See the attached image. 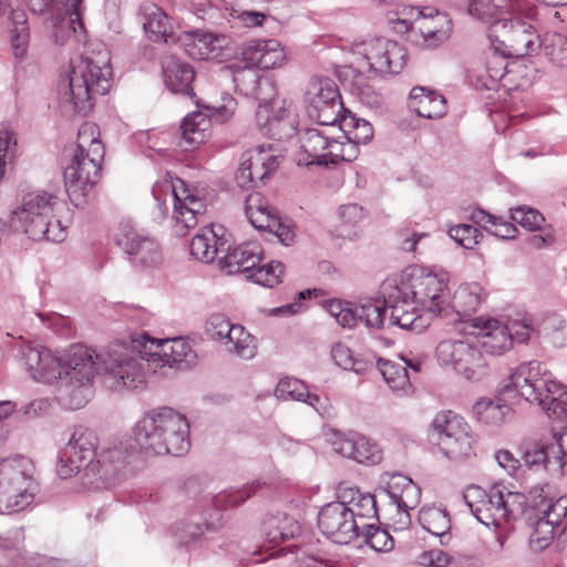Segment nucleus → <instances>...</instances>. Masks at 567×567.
<instances>
[{
    "label": "nucleus",
    "instance_id": "obj_11",
    "mask_svg": "<svg viewBox=\"0 0 567 567\" xmlns=\"http://www.w3.org/2000/svg\"><path fill=\"white\" fill-rule=\"evenodd\" d=\"M34 465L25 456L0 462V514L20 512L29 506L38 492Z\"/></svg>",
    "mask_w": 567,
    "mask_h": 567
},
{
    "label": "nucleus",
    "instance_id": "obj_33",
    "mask_svg": "<svg viewBox=\"0 0 567 567\" xmlns=\"http://www.w3.org/2000/svg\"><path fill=\"white\" fill-rule=\"evenodd\" d=\"M386 493L398 509L405 516L403 524L410 523L409 509L413 508L421 496L420 487L403 474H393L390 478Z\"/></svg>",
    "mask_w": 567,
    "mask_h": 567
},
{
    "label": "nucleus",
    "instance_id": "obj_52",
    "mask_svg": "<svg viewBox=\"0 0 567 567\" xmlns=\"http://www.w3.org/2000/svg\"><path fill=\"white\" fill-rule=\"evenodd\" d=\"M513 4L512 0H468L467 11L472 17L488 23L492 19L509 12Z\"/></svg>",
    "mask_w": 567,
    "mask_h": 567
},
{
    "label": "nucleus",
    "instance_id": "obj_12",
    "mask_svg": "<svg viewBox=\"0 0 567 567\" xmlns=\"http://www.w3.org/2000/svg\"><path fill=\"white\" fill-rule=\"evenodd\" d=\"M224 252L219 257V266L227 274L243 272L247 279L267 288L281 281L284 264L272 260L260 266L262 249L258 243H246L234 248L227 244Z\"/></svg>",
    "mask_w": 567,
    "mask_h": 567
},
{
    "label": "nucleus",
    "instance_id": "obj_34",
    "mask_svg": "<svg viewBox=\"0 0 567 567\" xmlns=\"http://www.w3.org/2000/svg\"><path fill=\"white\" fill-rule=\"evenodd\" d=\"M261 533L271 546H278L298 536L300 534V525L288 514L277 512L266 515Z\"/></svg>",
    "mask_w": 567,
    "mask_h": 567
},
{
    "label": "nucleus",
    "instance_id": "obj_30",
    "mask_svg": "<svg viewBox=\"0 0 567 567\" xmlns=\"http://www.w3.org/2000/svg\"><path fill=\"white\" fill-rule=\"evenodd\" d=\"M207 113L200 111L188 114L181 125V142L179 145L186 151L194 148L204 142L206 131L209 128L210 118L217 120L218 112L225 111V106L213 109L204 105Z\"/></svg>",
    "mask_w": 567,
    "mask_h": 567
},
{
    "label": "nucleus",
    "instance_id": "obj_38",
    "mask_svg": "<svg viewBox=\"0 0 567 567\" xmlns=\"http://www.w3.org/2000/svg\"><path fill=\"white\" fill-rule=\"evenodd\" d=\"M338 499L351 509L353 518L361 524H364L363 519L377 518L375 498L370 493H362L355 487L340 485L338 488Z\"/></svg>",
    "mask_w": 567,
    "mask_h": 567
},
{
    "label": "nucleus",
    "instance_id": "obj_60",
    "mask_svg": "<svg viewBox=\"0 0 567 567\" xmlns=\"http://www.w3.org/2000/svg\"><path fill=\"white\" fill-rule=\"evenodd\" d=\"M546 507L542 511V516L559 527L565 519L564 526L567 524V496H561L556 501H548Z\"/></svg>",
    "mask_w": 567,
    "mask_h": 567
},
{
    "label": "nucleus",
    "instance_id": "obj_13",
    "mask_svg": "<svg viewBox=\"0 0 567 567\" xmlns=\"http://www.w3.org/2000/svg\"><path fill=\"white\" fill-rule=\"evenodd\" d=\"M430 437L450 460L461 461L473 454L474 437L463 417L452 411L437 413L431 422Z\"/></svg>",
    "mask_w": 567,
    "mask_h": 567
},
{
    "label": "nucleus",
    "instance_id": "obj_5",
    "mask_svg": "<svg viewBox=\"0 0 567 567\" xmlns=\"http://www.w3.org/2000/svg\"><path fill=\"white\" fill-rule=\"evenodd\" d=\"M110 61L107 50L72 59L66 74L58 83L61 105L68 111L86 114L93 106V95H104L111 87Z\"/></svg>",
    "mask_w": 567,
    "mask_h": 567
},
{
    "label": "nucleus",
    "instance_id": "obj_2",
    "mask_svg": "<svg viewBox=\"0 0 567 567\" xmlns=\"http://www.w3.org/2000/svg\"><path fill=\"white\" fill-rule=\"evenodd\" d=\"M388 326L421 333L450 302V289L445 275L429 272L414 267L400 280L388 279L381 285Z\"/></svg>",
    "mask_w": 567,
    "mask_h": 567
},
{
    "label": "nucleus",
    "instance_id": "obj_64",
    "mask_svg": "<svg viewBox=\"0 0 567 567\" xmlns=\"http://www.w3.org/2000/svg\"><path fill=\"white\" fill-rule=\"evenodd\" d=\"M331 358L333 362L347 370V368H353V353L349 347L341 342H337L331 348Z\"/></svg>",
    "mask_w": 567,
    "mask_h": 567
},
{
    "label": "nucleus",
    "instance_id": "obj_22",
    "mask_svg": "<svg viewBox=\"0 0 567 567\" xmlns=\"http://www.w3.org/2000/svg\"><path fill=\"white\" fill-rule=\"evenodd\" d=\"M548 374L539 361L520 364L505 381L501 395L508 399L519 396L534 403L540 400L539 391L546 386Z\"/></svg>",
    "mask_w": 567,
    "mask_h": 567
},
{
    "label": "nucleus",
    "instance_id": "obj_57",
    "mask_svg": "<svg viewBox=\"0 0 567 567\" xmlns=\"http://www.w3.org/2000/svg\"><path fill=\"white\" fill-rule=\"evenodd\" d=\"M423 12L424 8L401 4L398 6L395 11H390L388 13V19L390 22H398L403 24L406 30L415 32L417 29V21L421 19L422 14H424Z\"/></svg>",
    "mask_w": 567,
    "mask_h": 567
},
{
    "label": "nucleus",
    "instance_id": "obj_62",
    "mask_svg": "<svg viewBox=\"0 0 567 567\" xmlns=\"http://www.w3.org/2000/svg\"><path fill=\"white\" fill-rule=\"evenodd\" d=\"M38 316L41 319V321L56 334H60L62 337L70 336L71 327L68 318L59 313H50L48 316L39 313Z\"/></svg>",
    "mask_w": 567,
    "mask_h": 567
},
{
    "label": "nucleus",
    "instance_id": "obj_40",
    "mask_svg": "<svg viewBox=\"0 0 567 567\" xmlns=\"http://www.w3.org/2000/svg\"><path fill=\"white\" fill-rule=\"evenodd\" d=\"M245 54L251 63L264 70L280 66L285 60L280 43L274 39L249 45Z\"/></svg>",
    "mask_w": 567,
    "mask_h": 567
},
{
    "label": "nucleus",
    "instance_id": "obj_37",
    "mask_svg": "<svg viewBox=\"0 0 567 567\" xmlns=\"http://www.w3.org/2000/svg\"><path fill=\"white\" fill-rule=\"evenodd\" d=\"M179 41L185 52L195 60L216 58L221 49L220 39L210 32H187Z\"/></svg>",
    "mask_w": 567,
    "mask_h": 567
},
{
    "label": "nucleus",
    "instance_id": "obj_26",
    "mask_svg": "<svg viewBox=\"0 0 567 567\" xmlns=\"http://www.w3.org/2000/svg\"><path fill=\"white\" fill-rule=\"evenodd\" d=\"M245 214L256 229L275 234L282 245L289 246L293 241L292 229L281 223L261 194L252 193L247 196Z\"/></svg>",
    "mask_w": 567,
    "mask_h": 567
},
{
    "label": "nucleus",
    "instance_id": "obj_45",
    "mask_svg": "<svg viewBox=\"0 0 567 567\" xmlns=\"http://www.w3.org/2000/svg\"><path fill=\"white\" fill-rule=\"evenodd\" d=\"M254 341V337L241 324L233 323L219 342L228 352L243 359H251L256 354Z\"/></svg>",
    "mask_w": 567,
    "mask_h": 567
},
{
    "label": "nucleus",
    "instance_id": "obj_1",
    "mask_svg": "<svg viewBox=\"0 0 567 567\" xmlns=\"http://www.w3.org/2000/svg\"><path fill=\"white\" fill-rule=\"evenodd\" d=\"M21 355L32 379L48 383L59 380L58 399L70 410H78L89 401L95 373H103L104 382L113 390L137 389L145 382L151 362L186 369L197 357L184 338L155 339L146 333L132 339L130 346L114 343L100 353L78 344L63 358H56L38 344L22 347Z\"/></svg>",
    "mask_w": 567,
    "mask_h": 567
},
{
    "label": "nucleus",
    "instance_id": "obj_20",
    "mask_svg": "<svg viewBox=\"0 0 567 567\" xmlns=\"http://www.w3.org/2000/svg\"><path fill=\"white\" fill-rule=\"evenodd\" d=\"M102 161L101 158L71 155L70 162L64 167L63 178L65 190L74 206L83 205L90 190L97 183Z\"/></svg>",
    "mask_w": 567,
    "mask_h": 567
},
{
    "label": "nucleus",
    "instance_id": "obj_7",
    "mask_svg": "<svg viewBox=\"0 0 567 567\" xmlns=\"http://www.w3.org/2000/svg\"><path fill=\"white\" fill-rule=\"evenodd\" d=\"M234 81L258 101L256 121L262 134L276 140L295 135L298 121L293 105L277 95L271 79L259 76L254 70H245L236 74Z\"/></svg>",
    "mask_w": 567,
    "mask_h": 567
},
{
    "label": "nucleus",
    "instance_id": "obj_17",
    "mask_svg": "<svg viewBox=\"0 0 567 567\" xmlns=\"http://www.w3.org/2000/svg\"><path fill=\"white\" fill-rule=\"evenodd\" d=\"M113 240L134 266L155 268L163 261L157 241L145 231L137 229L130 220H122L118 224Z\"/></svg>",
    "mask_w": 567,
    "mask_h": 567
},
{
    "label": "nucleus",
    "instance_id": "obj_58",
    "mask_svg": "<svg viewBox=\"0 0 567 567\" xmlns=\"http://www.w3.org/2000/svg\"><path fill=\"white\" fill-rule=\"evenodd\" d=\"M449 236L465 249H473L483 238L482 231L470 224L451 227Z\"/></svg>",
    "mask_w": 567,
    "mask_h": 567
},
{
    "label": "nucleus",
    "instance_id": "obj_14",
    "mask_svg": "<svg viewBox=\"0 0 567 567\" xmlns=\"http://www.w3.org/2000/svg\"><path fill=\"white\" fill-rule=\"evenodd\" d=\"M472 327L481 347L494 355H502L512 349L514 342H526L533 331L529 322L516 319L475 318Z\"/></svg>",
    "mask_w": 567,
    "mask_h": 567
},
{
    "label": "nucleus",
    "instance_id": "obj_9",
    "mask_svg": "<svg viewBox=\"0 0 567 567\" xmlns=\"http://www.w3.org/2000/svg\"><path fill=\"white\" fill-rule=\"evenodd\" d=\"M464 499L480 523L495 528L518 519L527 507V497L523 493L512 492L503 484H495L488 491L470 486Z\"/></svg>",
    "mask_w": 567,
    "mask_h": 567
},
{
    "label": "nucleus",
    "instance_id": "obj_28",
    "mask_svg": "<svg viewBox=\"0 0 567 567\" xmlns=\"http://www.w3.org/2000/svg\"><path fill=\"white\" fill-rule=\"evenodd\" d=\"M424 14L417 21L416 31L426 48H436L446 41L452 31L450 17L435 8L424 7Z\"/></svg>",
    "mask_w": 567,
    "mask_h": 567
},
{
    "label": "nucleus",
    "instance_id": "obj_10",
    "mask_svg": "<svg viewBox=\"0 0 567 567\" xmlns=\"http://www.w3.org/2000/svg\"><path fill=\"white\" fill-rule=\"evenodd\" d=\"M504 14L509 18L502 16L493 23L495 30H504L501 43L506 50L503 55L524 56L537 52L542 42L535 22L539 21L540 8L523 2L513 4Z\"/></svg>",
    "mask_w": 567,
    "mask_h": 567
},
{
    "label": "nucleus",
    "instance_id": "obj_47",
    "mask_svg": "<svg viewBox=\"0 0 567 567\" xmlns=\"http://www.w3.org/2000/svg\"><path fill=\"white\" fill-rule=\"evenodd\" d=\"M331 135L328 141L324 164L337 165L340 162H351L359 155V147L351 143L348 138L340 137V128L336 125L334 128H330Z\"/></svg>",
    "mask_w": 567,
    "mask_h": 567
},
{
    "label": "nucleus",
    "instance_id": "obj_55",
    "mask_svg": "<svg viewBox=\"0 0 567 567\" xmlns=\"http://www.w3.org/2000/svg\"><path fill=\"white\" fill-rule=\"evenodd\" d=\"M558 527L551 524L550 520L540 516L534 524L533 532L529 535V545L532 549L540 551L549 546L556 529Z\"/></svg>",
    "mask_w": 567,
    "mask_h": 567
},
{
    "label": "nucleus",
    "instance_id": "obj_41",
    "mask_svg": "<svg viewBox=\"0 0 567 567\" xmlns=\"http://www.w3.org/2000/svg\"><path fill=\"white\" fill-rule=\"evenodd\" d=\"M143 18V27L154 41L168 42L171 38V24L167 14L155 3L146 2L140 7Z\"/></svg>",
    "mask_w": 567,
    "mask_h": 567
},
{
    "label": "nucleus",
    "instance_id": "obj_24",
    "mask_svg": "<svg viewBox=\"0 0 567 567\" xmlns=\"http://www.w3.org/2000/svg\"><path fill=\"white\" fill-rule=\"evenodd\" d=\"M522 465L536 474H548L560 477L566 461H560V450L556 449L554 440L527 441L520 445Z\"/></svg>",
    "mask_w": 567,
    "mask_h": 567
},
{
    "label": "nucleus",
    "instance_id": "obj_59",
    "mask_svg": "<svg viewBox=\"0 0 567 567\" xmlns=\"http://www.w3.org/2000/svg\"><path fill=\"white\" fill-rule=\"evenodd\" d=\"M511 219L528 230L540 229L545 223L544 216L536 209L527 206L511 208Z\"/></svg>",
    "mask_w": 567,
    "mask_h": 567
},
{
    "label": "nucleus",
    "instance_id": "obj_21",
    "mask_svg": "<svg viewBox=\"0 0 567 567\" xmlns=\"http://www.w3.org/2000/svg\"><path fill=\"white\" fill-rule=\"evenodd\" d=\"M321 532L334 543L349 544L361 536L362 524L339 499L324 505L318 515Z\"/></svg>",
    "mask_w": 567,
    "mask_h": 567
},
{
    "label": "nucleus",
    "instance_id": "obj_48",
    "mask_svg": "<svg viewBox=\"0 0 567 567\" xmlns=\"http://www.w3.org/2000/svg\"><path fill=\"white\" fill-rule=\"evenodd\" d=\"M340 128V137L348 138L357 147L360 144L369 143L373 137L372 125L363 118H359L351 112H346L337 123Z\"/></svg>",
    "mask_w": 567,
    "mask_h": 567
},
{
    "label": "nucleus",
    "instance_id": "obj_63",
    "mask_svg": "<svg viewBox=\"0 0 567 567\" xmlns=\"http://www.w3.org/2000/svg\"><path fill=\"white\" fill-rule=\"evenodd\" d=\"M357 96L360 103L369 109H379L383 103L382 95L369 84L358 86Z\"/></svg>",
    "mask_w": 567,
    "mask_h": 567
},
{
    "label": "nucleus",
    "instance_id": "obj_18",
    "mask_svg": "<svg viewBox=\"0 0 567 567\" xmlns=\"http://www.w3.org/2000/svg\"><path fill=\"white\" fill-rule=\"evenodd\" d=\"M308 116L322 127L334 128L347 110L337 84L330 79L312 81L306 93Z\"/></svg>",
    "mask_w": 567,
    "mask_h": 567
},
{
    "label": "nucleus",
    "instance_id": "obj_29",
    "mask_svg": "<svg viewBox=\"0 0 567 567\" xmlns=\"http://www.w3.org/2000/svg\"><path fill=\"white\" fill-rule=\"evenodd\" d=\"M221 225H212L200 229L190 241V254L198 260L212 262L219 254H224L228 240L224 237Z\"/></svg>",
    "mask_w": 567,
    "mask_h": 567
},
{
    "label": "nucleus",
    "instance_id": "obj_50",
    "mask_svg": "<svg viewBox=\"0 0 567 567\" xmlns=\"http://www.w3.org/2000/svg\"><path fill=\"white\" fill-rule=\"evenodd\" d=\"M378 367L384 381L394 393L408 395L412 392V383L405 365L379 359Z\"/></svg>",
    "mask_w": 567,
    "mask_h": 567
},
{
    "label": "nucleus",
    "instance_id": "obj_51",
    "mask_svg": "<svg viewBox=\"0 0 567 567\" xmlns=\"http://www.w3.org/2000/svg\"><path fill=\"white\" fill-rule=\"evenodd\" d=\"M471 344L472 342L467 339L442 340L435 349L436 359L442 367L451 368L454 371Z\"/></svg>",
    "mask_w": 567,
    "mask_h": 567
},
{
    "label": "nucleus",
    "instance_id": "obj_44",
    "mask_svg": "<svg viewBox=\"0 0 567 567\" xmlns=\"http://www.w3.org/2000/svg\"><path fill=\"white\" fill-rule=\"evenodd\" d=\"M483 288L477 282H466L458 286L450 296L447 307L460 316H468L476 311L482 302Z\"/></svg>",
    "mask_w": 567,
    "mask_h": 567
},
{
    "label": "nucleus",
    "instance_id": "obj_19",
    "mask_svg": "<svg viewBox=\"0 0 567 567\" xmlns=\"http://www.w3.org/2000/svg\"><path fill=\"white\" fill-rule=\"evenodd\" d=\"M328 313L343 328H354L363 324L368 329H384L388 326V315L383 301L367 299L354 307L341 300L332 299L324 305Z\"/></svg>",
    "mask_w": 567,
    "mask_h": 567
},
{
    "label": "nucleus",
    "instance_id": "obj_23",
    "mask_svg": "<svg viewBox=\"0 0 567 567\" xmlns=\"http://www.w3.org/2000/svg\"><path fill=\"white\" fill-rule=\"evenodd\" d=\"M163 186L172 193L173 218L176 221L177 230L185 231L194 228L199 221V216L206 212L205 199L179 178H176L175 182H165Z\"/></svg>",
    "mask_w": 567,
    "mask_h": 567
},
{
    "label": "nucleus",
    "instance_id": "obj_6",
    "mask_svg": "<svg viewBox=\"0 0 567 567\" xmlns=\"http://www.w3.org/2000/svg\"><path fill=\"white\" fill-rule=\"evenodd\" d=\"M133 441L132 445L147 456H181L190 447L189 424L185 415L172 408L153 409L135 423Z\"/></svg>",
    "mask_w": 567,
    "mask_h": 567
},
{
    "label": "nucleus",
    "instance_id": "obj_16",
    "mask_svg": "<svg viewBox=\"0 0 567 567\" xmlns=\"http://www.w3.org/2000/svg\"><path fill=\"white\" fill-rule=\"evenodd\" d=\"M30 11L47 14L56 43L64 44L83 29V0H24Z\"/></svg>",
    "mask_w": 567,
    "mask_h": 567
},
{
    "label": "nucleus",
    "instance_id": "obj_31",
    "mask_svg": "<svg viewBox=\"0 0 567 567\" xmlns=\"http://www.w3.org/2000/svg\"><path fill=\"white\" fill-rule=\"evenodd\" d=\"M162 69L164 82L169 91L187 95L190 99L195 96L192 87V83L195 79V71L192 65L174 55H171L164 59Z\"/></svg>",
    "mask_w": 567,
    "mask_h": 567
},
{
    "label": "nucleus",
    "instance_id": "obj_36",
    "mask_svg": "<svg viewBox=\"0 0 567 567\" xmlns=\"http://www.w3.org/2000/svg\"><path fill=\"white\" fill-rule=\"evenodd\" d=\"M540 400L534 403L542 406L551 419L566 422L567 420V386L551 380L550 375L546 379V386L539 391Z\"/></svg>",
    "mask_w": 567,
    "mask_h": 567
},
{
    "label": "nucleus",
    "instance_id": "obj_4",
    "mask_svg": "<svg viewBox=\"0 0 567 567\" xmlns=\"http://www.w3.org/2000/svg\"><path fill=\"white\" fill-rule=\"evenodd\" d=\"M260 482L249 483L240 488L225 489L216 495L204 493L197 478L185 483V491L194 496V504L186 517L172 526V533L182 546L197 543L206 530L216 528L221 515L219 509L241 505L262 486Z\"/></svg>",
    "mask_w": 567,
    "mask_h": 567
},
{
    "label": "nucleus",
    "instance_id": "obj_35",
    "mask_svg": "<svg viewBox=\"0 0 567 567\" xmlns=\"http://www.w3.org/2000/svg\"><path fill=\"white\" fill-rule=\"evenodd\" d=\"M330 135L331 131L329 127L322 130L315 127L305 128L299 137L300 148L305 157L299 158L298 163L305 162L306 165H323Z\"/></svg>",
    "mask_w": 567,
    "mask_h": 567
},
{
    "label": "nucleus",
    "instance_id": "obj_27",
    "mask_svg": "<svg viewBox=\"0 0 567 567\" xmlns=\"http://www.w3.org/2000/svg\"><path fill=\"white\" fill-rule=\"evenodd\" d=\"M279 166L278 157L270 154L264 145L243 153L236 173V181L240 187L264 184L267 176Z\"/></svg>",
    "mask_w": 567,
    "mask_h": 567
},
{
    "label": "nucleus",
    "instance_id": "obj_54",
    "mask_svg": "<svg viewBox=\"0 0 567 567\" xmlns=\"http://www.w3.org/2000/svg\"><path fill=\"white\" fill-rule=\"evenodd\" d=\"M361 536L375 551H390L394 547V540L389 532L375 527L373 523L362 524Z\"/></svg>",
    "mask_w": 567,
    "mask_h": 567
},
{
    "label": "nucleus",
    "instance_id": "obj_56",
    "mask_svg": "<svg viewBox=\"0 0 567 567\" xmlns=\"http://www.w3.org/2000/svg\"><path fill=\"white\" fill-rule=\"evenodd\" d=\"M545 55L556 65L567 68V34L555 33L544 43Z\"/></svg>",
    "mask_w": 567,
    "mask_h": 567
},
{
    "label": "nucleus",
    "instance_id": "obj_43",
    "mask_svg": "<svg viewBox=\"0 0 567 567\" xmlns=\"http://www.w3.org/2000/svg\"><path fill=\"white\" fill-rule=\"evenodd\" d=\"M454 372L471 382L483 380L489 372L488 362L480 348L472 343L462 360L455 367Z\"/></svg>",
    "mask_w": 567,
    "mask_h": 567
},
{
    "label": "nucleus",
    "instance_id": "obj_3",
    "mask_svg": "<svg viewBox=\"0 0 567 567\" xmlns=\"http://www.w3.org/2000/svg\"><path fill=\"white\" fill-rule=\"evenodd\" d=\"M99 440L93 430L74 429L66 446L59 453L56 473L62 480L80 475L86 489H109L125 476L127 464L135 456L130 440L107 443L96 454Z\"/></svg>",
    "mask_w": 567,
    "mask_h": 567
},
{
    "label": "nucleus",
    "instance_id": "obj_39",
    "mask_svg": "<svg viewBox=\"0 0 567 567\" xmlns=\"http://www.w3.org/2000/svg\"><path fill=\"white\" fill-rule=\"evenodd\" d=\"M410 106L424 118H439L446 113V102L443 95L415 86L410 92Z\"/></svg>",
    "mask_w": 567,
    "mask_h": 567
},
{
    "label": "nucleus",
    "instance_id": "obj_32",
    "mask_svg": "<svg viewBox=\"0 0 567 567\" xmlns=\"http://www.w3.org/2000/svg\"><path fill=\"white\" fill-rule=\"evenodd\" d=\"M275 395L284 401L291 400L306 403L320 415L326 414L328 410V399L311 393L307 384L296 378L281 379L275 389Z\"/></svg>",
    "mask_w": 567,
    "mask_h": 567
},
{
    "label": "nucleus",
    "instance_id": "obj_15",
    "mask_svg": "<svg viewBox=\"0 0 567 567\" xmlns=\"http://www.w3.org/2000/svg\"><path fill=\"white\" fill-rule=\"evenodd\" d=\"M353 53L360 56L369 72L377 74H398L406 63L405 48L384 37L354 43Z\"/></svg>",
    "mask_w": 567,
    "mask_h": 567
},
{
    "label": "nucleus",
    "instance_id": "obj_61",
    "mask_svg": "<svg viewBox=\"0 0 567 567\" xmlns=\"http://www.w3.org/2000/svg\"><path fill=\"white\" fill-rule=\"evenodd\" d=\"M233 323L220 313L212 315L205 324L206 333L215 341H220Z\"/></svg>",
    "mask_w": 567,
    "mask_h": 567
},
{
    "label": "nucleus",
    "instance_id": "obj_25",
    "mask_svg": "<svg viewBox=\"0 0 567 567\" xmlns=\"http://www.w3.org/2000/svg\"><path fill=\"white\" fill-rule=\"evenodd\" d=\"M332 447L338 454L365 466L377 465L383 457L381 447L374 441L354 431L334 432Z\"/></svg>",
    "mask_w": 567,
    "mask_h": 567
},
{
    "label": "nucleus",
    "instance_id": "obj_49",
    "mask_svg": "<svg viewBox=\"0 0 567 567\" xmlns=\"http://www.w3.org/2000/svg\"><path fill=\"white\" fill-rule=\"evenodd\" d=\"M73 155L104 158V146L100 140L99 128L95 124L84 123L80 126L76 138V146Z\"/></svg>",
    "mask_w": 567,
    "mask_h": 567
},
{
    "label": "nucleus",
    "instance_id": "obj_46",
    "mask_svg": "<svg viewBox=\"0 0 567 567\" xmlns=\"http://www.w3.org/2000/svg\"><path fill=\"white\" fill-rule=\"evenodd\" d=\"M7 27L14 56H24L30 41L27 13L20 9L11 10Z\"/></svg>",
    "mask_w": 567,
    "mask_h": 567
},
{
    "label": "nucleus",
    "instance_id": "obj_8",
    "mask_svg": "<svg viewBox=\"0 0 567 567\" xmlns=\"http://www.w3.org/2000/svg\"><path fill=\"white\" fill-rule=\"evenodd\" d=\"M59 204L58 197L47 192L28 193L20 206L12 210L10 225L32 240L62 243L66 238V227L60 219H52Z\"/></svg>",
    "mask_w": 567,
    "mask_h": 567
},
{
    "label": "nucleus",
    "instance_id": "obj_42",
    "mask_svg": "<svg viewBox=\"0 0 567 567\" xmlns=\"http://www.w3.org/2000/svg\"><path fill=\"white\" fill-rule=\"evenodd\" d=\"M508 398L481 399L473 405V414L477 421L487 425H501L511 414L512 409L506 402Z\"/></svg>",
    "mask_w": 567,
    "mask_h": 567
},
{
    "label": "nucleus",
    "instance_id": "obj_53",
    "mask_svg": "<svg viewBox=\"0 0 567 567\" xmlns=\"http://www.w3.org/2000/svg\"><path fill=\"white\" fill-rule=\"evenodd\" d=\"M419 522L425 530L440 537L446 536L451 527L447 513L435 507L421 509Z\"/></svg>",
    "mask_w": 567,
    "mask_h": 567
}]
</instances>
